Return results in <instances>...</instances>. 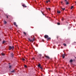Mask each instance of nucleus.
I'll list each match as a JSON object with an SVG mask.
<instances>
[{"label": "nucleus", "instance_id": "obj_30", "mask_svg": "<svg viewBox=\"0 0 76 76\" xmlns=\"http://www.w3.org/2000/svg\"><path fill=\"white\" fill-rule=\"evenodd\" d=\"M1 54H2V56H4V54L3 53H2Z\"/></svg>", "mask_w": 76, "mask_h": 76}, {"label": "nucleus", "instance_id": "obj_20", "mask_svg": "<svg viewBox=\"0 0 76 76\" xmlns=\"http://www.w3.org/2000/svg\"><path fill=\"white\" fill-rule=\"evenodd\" d=\"M57 24L58 25H60V23H57Z\"/></svg>", "mask_w": 76, "mask_h": 76}, {"label": "nucleus", "instance_id": "obj_16", "mask_svg": "<svg viewBox=\"0 0 76 76\" xmlns=\"http://www.w3.org/2000/svg\"><path fill=\"white\" fill-rule=\"evenodd\" d=\"M4 22L5 24H6V23H7V22H6V21H4Z\"/></svg>", "mask_w": 76, "mask_h": 76}, {"label": "nucleus", "instance_id": "obj_3", "mask_svg": "<svg viewBox=\"0 0 76 76\" xmlns=\"http://www.w3.org/2000/svg\"><path fill=\"white\" fill-rule=\"evenodd\" d=\"M44 37L45 38L47 39V40H48V35H46L44 36Z\"/></svg>", "mask_w": 76, "mask_h": 76}, {"label": "nucleus", "instance_id": "obj_13", "mask_svg": "<svg viewBox=\"0 0 76 76\" xmlns=\"http://www.w3.org/2000/svg\"><path fill=\"white\" fill-rule=\"evenodd\" d=\"M69 62H70V63H72V62H73V60H70L69 61Z\"/></svg>", "mask_w": 76, "mask_h": 76}, {"label": "nucleus", "instance_id": "obj_32", "mask_svg": "<svg viewBox=\"0 0 76 76\" xmlns=\"http://www.w3.org/2000/svg\"><path fill=\"white\" fill-rule=\"evenodd\" d=\"M48 59H50V58L49 56H48Z\"/></svg>", "mask_w": 76, "mask_h": 76}, {"label": "nucleus", "instance_id": "obj_21", "mask_svg": "<svg viewBox=\"0 0 76 76\" xmlns=\"http://www.w3.org/2000/svg\"><path fill=\"white\" fill-rule=\"evenodd\" d=\"M64 45V46H66V44L65 43H64L63 44Z\"/></svg>", "mask_w": 76, "mask_h": 76}, {"label": "nucleus", "instance_id": "obj_37", "mask_svg": "<svg viewBox=\"0 0 76 76\" xmlns=\"http://www.w3.org/2000/svg\"><path fill=\"white\" fill-rule=\"evenodd\" d=\"M61 4H62V3H63V2H61Z\"/></svg>", "mask_w": 76, "mask_h": 76}, {"label": "nucleus", "instance_id": "obj_40", "mask_svg": "<svg viewBox=\"0 0 76 76\" xmlns=\"http://www.w3.org/2000/svg\"><path fill=\"white\" fill-rule=\"evenodd\" d=\"M31 38H32V36L31 37Z\"/></svg>", "mask_w": 76, "mask_h": 76}, {"label": "nucleus", "instance_id": "obj_27", "mask_svg": "<svg viewBox=\"0 0 76 76\" xmlns=\"http://www.w3.org/2000/svg\"><path fill=\"white\" fill-rule=\"evenodd\" d=\"M9 16H9V15H7V18H9Z\"/></svg>", "mask_w": 76, "mask_h": 76}, {"label": "nucleus", "instance_id": "obj_17", "mask_svg": "<svg viewBox=\"0 0 76 76\" xmlns=\"http://www.w3.org/2000/svg\"><path fill=\"white\" fill-rule=\"evenodd\" d=\"M6 42V41H4L2 42V44H4V43H5V42Z\"/></svg>", "mask_w": 76, "mask_h": 76}, {"label": "nucleus", "instance_id": "obj_38", "mask_svg": "<svg viewBox=\"0 0 76 76\" xmlns=\"http://www.w3.org/2000/svg\"><path fill=\"white\" fill-rule=\"evenodd\" d=\"M46 9H48V8H46Z\"/></svg>", "mask_w": 76, "mask_h": 76}, {"label": "nucleus", "instance_id": "obj_15", "mask_svg": "<svg viewBox=\"0 0 76 76\" xmlns=\"http://www.w3.org/2000/svg\"><path fill=\"white\" fill-rule=\"evenodd\" d=\"M61 9L62 10H65V8H63L61 7Z\"/></svg>", "mask_w": 76, "mask_h": 76}, {"label": "nucleus", "instance_id": "obj_34", "mask_svg": "<svg viewBox=\"0 0 76 76\" xmlns=\"http://www.w3.org/2000/svg\"><path fill=\"white\" fill-rule=\"evenodd\" d=\"M42 42H44V40H43V39H42Z\"/></svg>", "mask_w": 76, "mask_h": 76}, {"label": "nucleus", "instance_id": "obj_41", "mask_svg": "<svg viewBox=\"0 0 76 76\" xmlns=\"http://www.w3.org/2000/svg\"><path fill=\"white\" fill-rule=\"evenodd\" d=\"M57 38H58V37H57Z\"/></svg>", "mask_w": 76, "mask_h": 76}, {"label": "nucleus", "instance_id": "obj_6", "mask_svg": "<svg viewBox=\"0 0 76 76\" xmlns=\"http://www.w3.org/2000/svg\"><path fill=\"white\" fill-rule=\"evenodd\" d=\"M41 56H42V55L41 54H39V55L38 57L40 59L41 58Z\"/></svg>", "mask_w": 76, "mask_h": 76}, {"label": "nucleus", "instance_id": "obj_31", "mask_svg": "<svg viewBox=\"0 0 76 76\" xmlns=\"http://www.w3.org/2000/svg\"><path fill=\"white\" fill-rule=\"evenodd\" d=\"M24 67H27V66L26 65H24Z\"/></svg>", "mask_w": 76, "mask_h": 76}, {"label": "nucleus", "instance_id": "obj_26", "mask_svg": "<svg viewBox=\"0 0 76 76\" xmlns=\"http://www.w3.org/2000/svg\"><path fill=\"white\" fill-rule=\"evenodd\" d=\"M61 20L63 21V20H64V18H62L61 19Z\"/></svg>", "mask_w": 76, "mask_h": 76}, {"label": "nucleus", "instance_id": "obj_29", "mask_svg": "<svg viewBox=\"0 0 76 76\" xmlns=\"http://www.w3.org/2000/svg\"><path fill=\"white\" fill-rule=\"evenodd\" d=\"M48 9H49V10H51V8H48Z\"/></svg>", "mask_w": 76, "mask_h": 76}, {"label": "nucleus", "instance_id": "obj_24", "mask_svg": "<svg viewBox=\"0 0 76 76\" xmlns=\"http://www.w3.org/2000/svg\"><path fill=\"white\" fill-rule=\"evenodd\" d=\"M11 72H15V70H13V71H11Z\"/></svg>", "mask_w": 76, "mask_h": 76}, {"label": "nucleus", "instance_id": "obj_7", "mask_svg": "<svg viewBox=\"0 0 76 76\" xmlns=\"http://www.w3.org/2000/svg\"><path fill=\"white\" fill-rule=\"evenodd\" d=\"M66 56V55L65 54H64L63 55H62V58H65V56Z\"/></svg>", "mask_w": 76, "mask_h": 76}, {"label": "nucleus", "instance_id": "obj_1", "mask_svg": "<svg viewBox=\"0 0 76 76\" xmlns=\"http://www.w3.org/2000/svg\"><path fill=\"white\" fill-rule=\"evenodd\" d=\"M12 49V50H14V46H12V47L10 46H9V50H11V49Z\"/></svg>", "mask_w": 76, "mask_h": 76}, {"label": "nucleus", "instance_id": "obj_10", "mask_svg": "<svg viewBox=\"0 0 76 76\" xmlns=\"http://www.w3.org/2000/svg\"><path fill=\"white\" fill-rule=\"evenodd\" d=\"M38 67H39L41 66V64L39 63V64L37 66Z\"/></svg>", "mask_w": 76, "mask_h": 76}, {"label": "nucleus", "instance_id": "obj_5", "mask_svg": "<svg viewBox=\"0 0 76 76\" xmlns=\"http://www.w3.org/2000/svg\"><path fill=\"white\" fill-rule=\"evenodd\" d=\"M13 24L14 25L16 26V27H18V25H16V22H14L13 23Z\"/></svg>", "mask_w": 76, "mask_h": 76}, {"label": "nucleus", "instance_id": "obj_18", "mask_svg": "<svg viewBox=\"0 0 76 76\" xmlns=\"http://www.w3.org/2000/svg\"><path fill=\"white\" fill-rule=\"evenodd\" d=\"M73 8V6H72L71 7V9H72Z\"/></svg>", "mask_w": 76, "mask_h": 76}, {"label": "nucleus", "instance_id": "obj_8", "mask_svg": "<svg viewBox=\"0 0 76 76\" xmlns=\"http://www.w3.org/2000/svg\"><path fill=\"white\" fill-rule=\"evenodd\" d=\"M22 6L23 7H27L24 4H23Z\"/></svg>", "mask_w": 76, "mask_h": 76}, {"label": "nucleus", "instance_id": "obj_2", "mask_svg": "<svg viewBox=\"0 0 76 76\" xmlns=\"http://www.w3.org/2000/svg\"><path fill=\"white\" fill-rule=\"evenodd\" d=\"M28 40H29V41H30V42H34V40H35V38H34L32 40H31L30 39V38H28Z\"/></svg>", "mask_w": 76, "mask_h": 76}, {"label": "nucleus", "instance_id": "obj_9", "mask_svg": "<svg viewBox=\"0 0 76 76\" xmlns=\"http://www.w3.org/2000/svg\"><path fill=\"white\" fill-rule=\"evenodd\" d=\"M65 0V2L66 3V4L67 5V4H69V2H67V0Z\"/></svg>", "mask_w": 76, "mask_h": 76}, {"label": "nucleus", "instance_id": "obj_23", "mask_svg": "<svg viewBox=\"0 0 76 76\" xmlns=\"http://www.w3.org/2000/svg\"><path fill=\"white\" fill-rule=\"evenodd\" d=\"M22 60H23V61H25V59L24 58H23Z\"/></svg>", "mask_w": 76, "mask_h": 76}, {"label": "nucleus", "instance_id": "obj_12", "mask_svg": "<svg viewBox=\"0 0 76 76\" xmlns=\"http://www.w3.org/2000/svg\"><path fill=\"white\" fill-rule=\"evenodd\" d=\"M57 12L58 13H61V11H57Z\"/></svg>", "mask_w": 76, "mask_h": 76}, {"label": "nucleus", "instance_id": "obj_11", "mask_svg": "<svg viewBox=\"0 0 76 76\" xmlns=\"http://www.w3.org/2000/svg\"><path fill=\"white\" fill-rule=\"evenodd\" d=\"M12 65H9V68H10V69H12Z\"/></svg>", "mask_w": 76, "mask_h": 76}, {"label": "nucleus", "instance_id": "obj_19", "mask_svg": "<svg viewBox=\"0 0 76 76\" xmlns=\"http://www.w3.org/2000/svg\"><path fill=\"white\" fill-rule=\"evenodd\" d=\"M51 39V38L50 37H49L48 38V40H50Z\"/></svg>", "mask_w": 76, "mask_h": 76}, {"label": "nucleus", "instance_id": "obj_33", "mask_svg": "<svg viewBox=\"0 0 76 76\" xmlns=\"http://www.w3.org/2000/svg\"><path fill=\"white\" fill-rule=\"evenodd\" d=\"M41 12L43 15H44V13H43V12H42V11Z\"/></svg>", "mask_w": 76, "mask_h": 76}, {"label": "nucleus", "instance_id": "obj_35", "mask_svg": "<svg viewBox=\"0 0 76 76\" xmlns=\"http://www.w3.org/2000/svg\"><path fill=\"white\" fill-rule=\"evenodd\" d=\"M33 60H35V58H33Z\"/></svg>", "mask_w": 76, "mask_h": 76}, {"label": "nucleus", "instance_id": "obj_39", "mask_svg": "<svg viewBox=\"0 0 76 76\" xmlns=\"http://www.w3.org/2000/svg\"><path fill=\"white\" fill-rule=\"evenodd\" d=\"M37 47H38V45H37Z\"/></svg>", "mask_w": 76, "mask_h": 76}, {"label": "nucleus", "instance_id": "obj_25", "mask_svg": "<svg viewBox=\"0 0 76 76\" xmlns=\"http://www.w3.org/2000/svg\"><path fill=\"white\" fill-rule=\"evenodd\" d=\"M48 2H49V4H50V0H48Z\"/></svg>", "mask_w": 76, "mask_h": 76}, {"label": "nucleus", "instance_id": "obj_22", "mask_svg": "<svg viewBox=\"0 0 76 76\" xmlns=\"http://www.w3.org/2000/svg\"><path fill=\"white\" fill-rule=\"evenodd\" d=\"M24 34H25V35H26V33H25V32H23Z\"/></svg>", "mask_w": 76, "mask_h": 76}, {"label": "nucleus", "instance_id": "obj_36", "mask_svg": "<svg viewBox=\"0 0 76 76\" xmlns=\"http://www.w3.org/2000/svg\"><path fill=\"white\" fill-rule=\"evenodd\" d=\"M46 3H48V1H46Z\"/></svg>", "mask_w": 76, "mask_h": 76}, {"label": "nucleus", "instance_id": "obj_42", "mask_svg": "<svg viewBox=\"0 0 76 76\" xmlns=\"http://www.w3.org/2000/svg\"><path fill=\"white\" fill-rule=\"evenodd\" d=\"M75 58H76V57H75Z\"/></svg>", "mask_w": 76, "mask_h": 76}, {"label": "nucleus", "instance_id": "obj_14", "mask_svg": "<svg viewBox=\"0 0 76 76\" xmlns=\"http://www.w3.org/2000/svg\"><path fill=\"white\" fill-rule=\"evenodd\" d=\"M39 68H40V69H41V70H42L43 69L42 68V67L41 66H40V67Z\"/></svg>", "mask_w": 76, "mask_h": 76}, {"label": "nucleus", "instance_id": "obj_4", "mask_svg": "<svg viewBox=\"0 0 76 76\" xmlns=\"http://www.w3.org/2000/svg\"><path fill=\"white\" fill-rule=\"evenodd\" d=\"M14 56V54H13V53H12L11 54V57H13Z\"/></svg>", "mask_w": 76, "mask_h": 76}, {"label": "nucleus", "instance_id": "obj_28", "mask_svg": "<svg viewBox=\"0 0 76 76\" xmlns=\"http://www.w3.org/2000/svg\"><path fill=\"white\" fill-rule=\"evenodd\" d=\"M45 57H46V58H48V56H46V55H45Z\"/></svg>", "mask_w": 76, "mask_h": 76}]
</instances>
